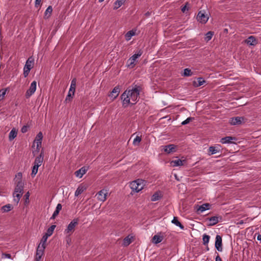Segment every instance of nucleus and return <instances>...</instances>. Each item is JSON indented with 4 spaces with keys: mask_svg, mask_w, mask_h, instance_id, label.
Listing matches in <instances>:
<instances>
[{
    "mask_svg": "<svg viewBox=\"0 0 261 261\" xmlns=\"http://www.w3.org/2000/svg\"><path fill=\"white\" fill-rule=\"evenodd\" d=\"M163 240V237L158 235H154L152 238V241L155 244H158Z\"/></svg>",
    "mask_w": 261,
    "mask_h": 261,
    "instance_id": "2f4dec72",
    "label": "nucleus"
},
{
    "mask_svg": "<svg viewBox=\"0 0 261 261\" xmlns=\"http://www.w3.org/2000/svg\"><path fill=\"white\" fill-rule=\"evenodd\" d=\"M44 249L45 247H41L40 244H39L37 248L36 255L42 257L44 253Z\"/></svg>",
    "mask_w": 261,
    "mask_h": 261,
    "instance_id": "bb28decb",
    "label": "nucleus"
},
{
    "mask_svg": "<svg viewBox=\"0 0 261 261\" xmlns=\"http://www.w3.org/2000/svg\"><path fill=\"white\" fill-rule=\"evenodd\" d=\"M193 75V72L189 68H186L184 70L182 75L184 76H190Z\"/></svg>",
    "mask_w": 261,
    "mask_h": 261,
    "instance_id": "473e14b6",
    "label": "nucleus"
},
{
    "mask_svg": "<svg viewBox=\"0 0 261 261\" xmlns=\"http://www.w3.org/2000/svg\"><path fill=\"white\" fill-rule=\"evenodd\" d=\"M206 250L207 251L209 250V248H208V246L207 245H206Z\"/></svg>",
    "mask_w": 261,
    "mask_h": 261,
    "instance_id": "bf43d9fd",
    "label": "nucleus"
},
{
    "mask_svg": "<svg viewBox=\"0 0 261 261\" xmlns=\"http://www.w3.org/2000/svg\"><path fill=\"white\" fill-rule=\"evenodd\" d=\"M236 140L237 139L235 137L226 136L222 138L220 140V142L222 144L231 143H233V141H236Z\"/></svg>",
    "mask_w": 261,
    "mask_h": 261,
    "instance_id": "412c9836",
    "label": "nucleus"
},
{
    "mask_svg": "<svg viewBox=\"0 0 261 261\" xmlns=\"http://www.w3.org/2000/svg\"><path fill=\"white\" fill-rule=\"evenodd\" d=\"M28 126H27V125H24L21 128V132L22 133H26L28 131Z\"/></svg>",
    "mask_w": 261,
    "mask_h": 261,
    "instance_id": "3c124183",
    "label": "nucleus"
},
{
    "mask_svg": "<svg viewBox=\"0 0 261 261\" xmlns=\"http://www.w3.org/2000/svg\"><path fill=\"white\" fill-rule=\"evenodd\" d=\"M79 222V218H75L73 219L65 229L64 233L65 234H68L69 236L71 235L74 231L76 226L78 225Z\"/></svg>",
    "mask_w": 261,
    "mask_h": 261,
    "instance_id": "423d86ee",
    "label": "nucleus"
},
{
    "mask_svg": "<svg viewBox=\"0 0 261 261\" xmlns=\"http://www.w3.org/2000/svg\"><path fill=\"white\" fill-rule=\"evenodd\" d=\"M12 209V205L10 204H6L2 207V210L4 212L10 211Z\"/></svg>",
    "mask_w": 261,
    "mask_h": 261,
    "instance_id": "37998d69",
    "label": "nucleus"
},
{
    "mask_svg": "<svg viewBox=\"0 0 261 261\" xmlns=\"http://www.w3.org/2000/svg\"><path fill=\"white\" fill-rule=\"evenodd\" d=\"M56 227V225H52L51 226H50L47 229V232L45 233V235L47 236L48 237L51 236Z\"/></svg>",
    "mask_w": 261,
    "mask_h": 261,
    "instance_id": "c756f323",
    "label": "nucleus"
},
{
    "mask_svg": "<svg viewBox=\"0 0 261 261\" xmlns=\"http://www.w3.org/2000/svg\"><path fill=\"white\" fill-rule=\"evenodd\" d=\"M43 155L44 152L43 149H42L40 154L35 158L34 164H36L40 166L43 161Z\"/></svg>",
    "mask_w": 261,
    "mask_h": 261,
    "instance_id": "a211bd4d",
    "label": "nucleus"
},
{
    "mask_svg": "<svg viewBox=\"0 0 261 261\" xmlns=\"http://www.w3.org/2000/svg\"><path fill=\"white\" fill-rule=\"evenodd\" d=\"M145 15L147 17L149 16L150 15V13L149 12H147L145 14Z\"/></svg>",
    "mask_w": 261,
    "mask_h": 261,
    "instance_id": "13d9d810",
    "label": "nucleus"
},
{
    "mask_svg": "<svg viewBox=\"0 0 261 261\" xmlns=\"http://www.w3.org/2000/svg\"><path fill=\"white\" fill-rule=\"evenodd\" d=\"M126 0H116L114 4V10H117L123 5Z\"/></svg>",
    "mask_w": 261,
    "mask_h": 261,
    "instance_id": "a878e982",
    "label": "nucleus"
},
{
    "mask_svg": "<svg viewBox=\"0 0 261 261\" xmlns=\"http://www.w3.org/2000/svg\"><path fill=\"white\" fill-rule=\"evenodd\" d=\"M2 258H11V255L10 254H8V253H3L2 255Z\"/></svg>",
    "mask_w": 261,
    "mask_h": 261,
    "instance_id": "09e8293b",
    "label": "nucleus"
},
{
    "mask_svg": "<svg viewBox=\"0 0 261 261\" xmlns=\"http://www.w3.org/2000/svg\"><path fill=\"white\" fill-rule=\"evenodd\" d=\"M120 88L119 86H116L114 87V88L113 89L111 93L109 94V96L111 97H112L113 99L116 98L119 93H120Z\"/></svg>",
    "mask_w": 261,
    "mask_h": 261,
    "instance_id": "aec40b11",
    "label": "nucleus"
},
{
    "mask_svg": "<svg viewBox=\"0 0 261 261\" xmlns=\"http://www.w3.org/2000/svg\"><path fill=\"white\" fill-rule=\"evenodd\" d=\"M132 243L130 238L128 236L125 237L123 241V245L124 246H128Z\"/></svg>",
    "mask_w": 261,
    "mask_h": 261,
    "instance_id": "a19ab883",
    "label": "nucleus"
},
{
    "mask_svg": "<svg viewBox=\"0 0 261 261\" xmlns=\"http://www.w3.org/2000/svg\"><path fill=\"white\" fill-rule=\"evenodd\" d=\"M221 146L219 145L215 146H211L208 148L209 155H213L218 152L220 150Z\"/></svg>",
    "mask_w": 261,
    "mask_h": 261,
    "instance_id": "4be33fe9",
    "label": "nucleus"
},
{
    "mask_svg": "<svg viewBox=\"0 0 261 261\" xmlns=\"http://www.w3.org/2000/svg\"><path fill=\"white\" fill-rule=\"evenodd\" d=\"M214 35V33L213 32H211V31H209L208 32L206 35H205V40H206L207 41H208L209 40H210L213 36Z\"/></svg>",
    "mask_w": 261,
    "mask_h": 261,
    "instance_id": "c03bdc74",
    "label": "nucleus"
},
{
    "mask_svg": "<svg viewBox=\"0 0 261 261\" xmlns=\"http://www.w3.org/2000/svg\"><path fill=\"white\" fill-rule=\"evenodd\" d=\"M43 135L41 132H39L35 139L34 142L36 143V150L33 152L34 156L36 155V153L39 152V148L41 147V141L42 140Z\"/></svg>",
    "mask_w": 261,
    "mask_h": 261,
    "instance_id": "0eeeda50",
    "label": "nucleus"
},
{
    "mask_svg": "<svg viewBox=\"0 0 261 261\" xmlns=\"http://www.w3.org/2000/svg\"><path fill=\"white\" fill-rule=\"evenodd\" d=\"M240 223V224H243V221H242V220H241V221L240 222V223Z\"/></svg>",
    "mask_w": 261,
    "mask_h": 261,
    "instance_id": "680f3d73",
    "label": "nucleus"
},
{
    "mask_svg": "<svg viewBox=\"0 0 261 261\" xmlns=\"http://www.w3.org/2000/svg\"><path fill=\"white\" fill-rule=\"evenodd\" d=\"M86 187L82 185H80L76 190L74 195L75 196H78L81 194L85 190H86Z\"/></svg>",
    "mask_w": 261,
    "mask_h": 261,
    "instance_id": "393cba45",
    "label": "nucleus"
},
{
    "mask_svg": "<svg viewBox=\"0 0 261 261\" xmlns=\"http://www.w3.org/2000/svg\"><path fill=\"white\" fill-rule=\"evenodd\" d=\"M172 223L174 224L176 226L179 227L181 229H184V225L180 223L177 217H174L173 218V220H172Z\"/></svg>",
    "mask_w": 261,
    "mask_h": 261,
    "instance_id": "cd10ccee",
    "label": "nucleus"
},
{
    "mask_svg": "<svg viewBox=\"0 0 261 261\" xmlns=\"http://www.w3.org/2000/svg\"><path fill=\"white\" fill-rule=\"evenodd\" d=\"M222 237L220 235H217L216 237L215 246L216 249L219 252H221L222 251Z\"/></svg>",
    "mask_w": 261,
    "mask_h": 261,
    "instance_id": "ddd939ff",
    "label": "nucleus"
},
{
    "mask_svg": "<svg viewBox=\"0 0 261 261\" xmlns=\"http://www.w3.org/2000/svg\"><path fill=\"white\" fill-rule=\"evenodd\" d=\"M135 34V32L133 30H131L126 33L125 35V39L126 40H129Z\"/></svg>",
    "mask_w": 261,
    "mask_h": 261,
    "instance_id": "72a5a7b5",
    "label": "nucleus"
},
{
    "mask_svg": "<svg viewBox=\"0 0 261 261\" xmlns=\"http://www.w3.org/2000/svg\"><path fill=\"white\" fill-rule=\"evenodd\" d=\"M189 4L187 2L186 3L185 5L181 8V11L183 13H186V11H188L189 8Z\"/></svg>",
    "mask_w": 261,
    "mask_h": 261,
    "instance_id": "a18cd8bd",
    "label": "nucleus"
},
{
    "mask_svg": "<svg viewBox=\"0 0 261 261\" xmlns=\"http://www.w3.org/2000/svg\"><path fill=\"white\" fill-rule=\"evenodd\" d=\"M211 206V204L208 203H204L201 205H197V212L198 214L201 213L206 210H210Z\"/></svg>",
    "mask_w": 261,
    "mask_h": 261,
    "instance_id": "2eb2a0df",
    "label": "nucleus"
},
{
    "mask_svg": "<svg viewBox=\"0 0 261 261\" xmlns=\"http://www.w3.org/2000/svg\"><path fill=\"white\" fill-rule=\"evenodd\" d=\"M215 261H222V259L218 254H217V255L216 257Z\"/></svg>",
    "mask_w": 261,
    "mask_h": 261,
    "instance_id": "5fc2aeb1",
    "label": "nucleus"
},
{
    "mask_svg": "<svg viewBox=\"0 0 261 261\" xmlns=\"http://www.w3.org/2000/svg\"><path fill=\"white\" fill-rule=\"evenodd\" d=\"M197 19L201 23H205L208 19V16L204 11H200L197 16Z\"/></svg>",
    "mask_w": 261,
    "mask_h": 261,
    "instance_id": "6e6552de",
    "label": "nucleus"
},
{
    "mask_svg": "<svg viewBox=\"0 0 261 261\" xmlns=\"http://www.w3.org/2000/svg\"><path fill=\"white\" fill-rule=\"evenodd\" d=\"M39 167L40 166L34 164L31 173V175L32 177H34L36 175L37 173L38 172Z\"/></svg>",
    "mask_w": 261,
    "mask_h": 261,
    "instance_id": "c9c22d12",
    "label": "nucleus"
},
{
    "mask_svg": "<svg viewBox=\"0 0 261 261\" xmlns=\"http://www.w3.org/2000/svg\"><path fill=\"white\" fill-rule=\"evenodd\" d=\"M210 239V237L206 234H204L203 235L202 240H203V244L204 245H207L209 242Z\"/></svg>",
    "mask_w": 261,
    "mask_h": 261,
    "instance_id": "f704fd0d",
    "label": "nucleus"
},
{
    "mask_svg": "<svg viewBox=\"0 0 261 261\" xmlns=\"http://www.w3.org/2000/svg\"><path fill=\"white\" fill-rule=\"evenodd\" d=\"M62 206L61 204H60V203H58V204H57V207H56V210L60 212V211L61 210V209H62Z\"/></svg>",
    "mask_w": 261,
    "mask_h": 261,
    "instance_id": "603ef678",
    "label": "nucleus"
},
{
    "mask_svg": "<svg viewBox=\"0 0 261 261\" xmlns=\"http://www.w3.org/2000/svg\"><path fill=\"white\" fill-rule=\"evenodd\" d=\"M186 163V160L177 159L171 161L170 164L173 167H177L184 165Z\"/></svg>",
    "mask_w": 261,
    "mask_h": 261,
    "instance_id": "dca6fc26",
    "label": "nucleus"
},
{
    "mask_svg": "<svg viewBox=\"0 0 261 261\" xmlns=\"http://www.w3.org/2000/svg\"><path fill=\"white\" fill-rule=\"evenodd\" d=\"M206 81L203 77H198L193 82V86L194 87H198L202 86Z\"/></svg>",
    "mask_w": 261,
    "mask_h": 261,
    "instance_id": "6ab92c4d",
    "label": "nucleus"
},
{
    "mask_svg": "<svg viewBox=\"0 0 261 261\" xmlns=\"http://www.w3.org/2000/svg\"><path fill=\"white\" fill-rule=\"evenodd\" d=\"M41 258V256L36 255L35 261H40Z\"/></svg>",
    "mask_w": 261,
    "mask_h": 261,
    "instance_id": "6e6d98bb",
    "label": "nucleus"
},
{
    "mask_svg": "<svg viewBox=\"0 0 261 261\" xmlns=\"http://www.w3.org/2000/svg\"><path fill=\"white\" fill-rule=\"evenodd\" d=\"M42 0H36L35 1V7H37L39 6L41 3Z\"/></svg>",
    "mask_w": 261,
    "mask_h": 261,
    "instance_id": "864d4df0",
    "label": "nucleus"
},
{
    "mask_svg": "<svg viewBox=\"0 0 261 261\" xmlns=\"http://www.w3.org/2000/svg\"><path fill=\"white\" fill-rule=\"evenodd\" d=\"M8 90H9L8 88L0 90V101L4 98L5 95Z\"/></svg>",
    "mask_w": 261,
    "mask_h": 261,
    "instance_id": "e433bc0d",
    "label": "nucleus"
},
{
    "mask_svg": "<svg viewBox=\"0 0 261 261\" xmlns=\"http://www.w3.org/2000/svg\"><path fill=\"white\" fill-rule=\"evenodd\" d=\"M164 151L168 154L175 152L176 146L174 144H169L163 146Z\"/></svg>",
    "mask_w": 261,
    "mask_h": 261,
    "instance_id": "f3484780",
    "label": "nucleus"
},
{
    "mask_svg": "<svg viewBox=\"0 0 261 261\" xmlns=\"http://www.w3.org/2000/svg\"><path fill=\"white\" fill-rule=\"evenodd\" d=\"M34 64V60L32 57H29L25 62L23 68V75L25 77H27Z\"/></svg>",
    "mask_w": 261,
    "mask_h": 261,
    "instance_id": "39448f33",
    "label": "nucleus"
},
{
    "mask_svg": "<svg viewBox=\"0 0 261 261\" xmlns=\"http://www.w3.org/2000/svg\"><path fill=\"white\" fill-rule=\"evenodd\" d=\"M29 197H30V193L28 192L25 193L24 196V198L25 199V203H27L29 202Z\"/></svg>",
    "mask_w": 261,
    "mask_h": 261,
    "instance_id": "de8ad7c7",
    "label": "nucleus"
},
{
    "mask_svg": "<svg viewBox=\"0 0 261 261\" xmlns=\"http://www.w3.org/2000/svg\"><path fill=\"white\" fill-rule=\"evenodd\" d=\"M76 80L75 78L72 79L71 82V85L70 87L69 90L68 91V94L65 98V101L67 103L70 102L73 98V96L74 95L75 88H76Z\"/></svg>",
    "mask_w": 261,
    "mask_h": 261,
    "instance_id": "7ed1b4c3",
    "label": "nucleus"
},
{
    "mask_svg": "<svg viewBox=\"0 0 261 261\" xmlns=\"http://www.w3.org/2000/svg\"><path fill=\"white\" fill-rule=\"evenodd\" d=\"M52 11H53L52 7L51 6H48L45 10V17H47V18L49 17L52 13Z\"/></svg>",
    "mask_w": 261,
    "mask_h": 261,
    "instance_id": "ea45409f",
    "label": "nucleus"
},
{
    "mask_svg": "<svg viewBox=\"0 0 261 261\" xmlns=\"http://www.w3.org/2000/svg\"><path fill=\"white\" fill-rule=\"evenodd\" d=\"M257 239L258 241H261V234H258L257 237Z\"/></svg>",
    "mask_w": 261,
    "mask_h": 261,
    "instance_id": "4d7b16f0",
    "label": "nucleus"
},
{
    "mask_svg": "<svg viewBox=\"0 0 261 261\" xmlns=\"http://www.w3.org/2000/svg\"><path fill=\"white\" fill-rule=\"evenodd\" d=\"M48 237L46 236H45V234L43 235V236L42 237L41 241H40V243L39 244H40V246H41V247H45V244H46V241H47V239Z\"/></svg>",
    "mask_w": 261,
    "mask_h": 261,
    "instance_id": "58836bf2",
    "label": "nucleus"
},
{
    "mask_svg": "<svg viewBox=\"0 0 261 261\" xmlns=\"http://www.w3.org/2000/svg\"><path fill=\"white\" fill-rule=\"evenodd\" d=\"M107 190L106 189H102L99 191L96 194L97 198L98 200L104 202L107 199Z\"/></svg>",
    "mask_w": 261,
    "mask_h": 261,
    "instance_id": "9b49d317",
    "label": "nucleus"
},
{
    "mask_svg": "<svg viewBox=\"0 0 261 261\" xmlns=\"http://www.w3.org/2000/svg\"><path fill=\"white\" fill-rule=\"evenodd\" d=\"M59 212L55 210L52 215V216L50 218V219H54L59 214Z\"/></svg>",
    "mask_w": 261,
    "mask_h": 261,
    "instance_id": "8fccbe9b",
    "label": "nucleus"
},
{
    "mask_svg": "<svg viewBox=\"0 0 261 261\" xmlns=\"http://www.w3.org/2000/svg\"><path fill=\"white\" fill-rule=\"evenodd\" d=\"M87 171V169L85 167H83L75 172V175L76 177L81 178L86 173Z\"/></svg>",
    "mask_w": 261,
    "mask_h": 261,
    "instance_id": "b1692460",
    "label": "nucleus"
},
{
    "mask_svg": "<svg viewBox=\"0 0 261 261\" xmlns=\"http://www.w3.org/2000/svg\"><path fill=\"white\" fill-rule=\"evenodd\" d=\"M207 219L209 221L210 223L207 224L209 226H212L216 225L218 223L220 220L222 219L221 216H213L210 218H207Z\"/></svg>",
    "mask_w": 261,
    "mask_h": 261,
    "instance_id": "4468645a",
    "label": "nucleus"
},
{
    "mask_svg": "<svg viewBox=\"0 0 261 261\" xmlns=\"http://www.w3.org/2000/svg\"><path fill=\"white\" fill-rule=\"evenodd\" d=\"M17 131L14 128L12 129L10 131L9 135V140L10 141L13 140L17 136Z\"/></svg>",
    "mask_w": 261,
    "mask_h": 261,
    "instance_id": "c85d7f7f",
    "label": "nucleus"
},
{
    "mask_svg": "<svg viewBox=\"0 0 261 261\" xmlns=\"http://www.w3.org/2000/svg\"><path fill=\"white\" fill-rule=\"evenodd\" d=\"M141 90V87L137 85L133 87L132 89H126L121 95L122 106L124 108H126L129 104L132 105L136 104L138 101Z\"/></svg>",
    "mask_w": 261,
    "mask_h": 261,
    "instance_id": "f257e3e1",
    "label": "nucleus"
},
{
    "mask_svg": "<svg viewBox=\"0 0 261 261\" xmlns=\"http://www.w3.org/2000/svg\"><path fill=\"white\" fill-rule=\"evenodd\" d=\"M161 198V196L159 195V194L158 192L154 193L153 195L151 196V200L152 201H155L159 200Z\"/></svg>",
    "mask_w": 261,
    "mask_h": 261,
    "instance_id": "4c0bfd02",
    "label": "nucleus"
},
{
    "mask_svg": "<svg viewBox=\"0 0 261 261\" xmlns=\"http://www.w3.org/2000/svg\"><path fill=\"white\" fill-rule=\"evenodd\" d=\"M143 54V51L141 50H139L137 54L133 55L128 60V62H129L128 64V66L133 68L135 65V62L136 60L140 57Z\"/></svg>",
    "mask_w": 261,
    "mask_h": 261,
    "instance_id": "1a4fd4ad",
    "label": "nucleus"
},
{
    "mask_svg": "<svg viewBox=\"0 0 261 261\" xmlns=\"http://www.w3.org/2000/svg\"><path fill=\"white\" fill-rule=\"evenodd\" d=\"M245 42L250 45L254 46L257 43V40L254 36H250L245 40Z\"/></svg>",
    "mask_w": 261,
    "mask_h": 261,
    "instance_id": "5701e85b",
    "label": "nucleus"
},
{
    "mask_svg": "<svg viewBox=\"0 0 261 261\" xmlns=\"http://www.w3.org/2000/svg\"><path fill=\"white\" fill-rule=\"evenodd\" d=\"M36 85L37 83L36 81H34L32 82L29 89L25 93V97L27 98H29L35 93L36 90Z\"/></svg>",
    "mask_w": 261,
    "mask_h": 261,
    "instance_id": "9d476101",
    "label": "nucleus"
},
{
    "mask_svg": "<svg viewBox=\"0 0 261 261\" xmlns=\"http://www.w3.org/2000/svg\"><path fill=\"white\" fill-rule=\"evenodd\" d=\"M144 180L138 179L130 183L129 186L133 192H139L143 188Z\"/></svg>",
    "mask_w": 261,
    "mask_h": 261,
    "instance_id": "20e7f679",
    "label": "nucleus"
},
{
    "mask_svg": "<svg viewBox=\"0 0 261 261\" xmlns=\"http://www.w3.org/2000/svg\"><path fill=\"white\" fill-rule=\"evenodd\" d=\"M23 193H16L14 194V192L13 193V197H14V201L18 203Z\"/></svg>",
    "mask_w": 261,
    "mask_h": 261,
    "instance_id": "7c9ffc66",
    "label": "nucleus"
},
{
    "mask_svg": "<svg viewBox=\"0 0 261 261\" xmlns=\"http://www.w3.org/2000/svg\"><path fill=\"white\" fill-rule=\"evenodd\" d=\"M99 2L101 3L104 1V0H98Z\"/></svg>",
    "mask_w": 261,
    "mask_h": 261,
    "instance_id": "052dcab7",
    "label": "nucleus"
},
{
    "mask_svg": "<svg viewBox=\"0 0 261 261\" xmlns=\"http://www.w3.org/2000/svg\"><path fill=\"white\" fill-rule=\"evenodd\" d=\"M245 118L243 117H235L230 118V123L231 125H240L244 122Z\"/></svg>",
    "mask_w": 261,
    "mask_h": 261,
    "instance_id": "f8f14e48",
    "label": "nucleus"
},
{
    "mask_svg": "<svg viewBox=\"0 0 261 261\" xmlns=\"http://www.w3.org/2000/svg\"><path fill=\"white\" fill-rule=\"evenodd\" d=\"M141 137L139 136H136V137L134 139L133 141V144L135 146H138L141 141Z\"/></svg>",
    "mask_w": 261,
    "mask_h": 261,
    "instance_id": "79ce46f5",
    "label": "nucleus"
},
{
    "mask_svg": "<svg viewBox=\"0 0 261 261\" xmlns=\"http://www.w3.org/2000/svg\"><path fill=\"white\" fill-rule=\"evenodd\" d=\"M22 176L21 172H18L15 175L14 194L16 193H23L24 183L22 181Z\"/></svg>",
    "mask_w": 261,
    "mask_h": 261,
    "instance_id": "f03ea898",
    "label": "nucleus"
},
{
    "mask_svg": "<svg viewBox=\"0 0 261 261\" xmlns=\"http://www.w3.org/2000/svg\"><path fill=\"white\" fill-rule=\"evenodd\" d=\"M194 118H192V117H189L188 118H187L185 120H184V121H182L181 122V124L182 125H186L188 123H189L191 121H192Z\"/></svg>",
    "mask_w": 261,
    "mask_h": 261,
    "instance_id": "49530a36",
    "label": "nucleus"
}]
</instances>
